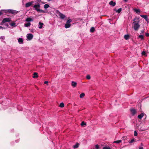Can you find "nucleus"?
<instances>
[{
  "label": "nucleus",
  "instance_id": "40",
  "mask_svg": "<svg viewBox=\"0 0 149 149\" xmlns=\"http://www.w3.org/2000/svg\"><path fill=\"white\" fill-rule=\"evenodd\" d=\"M48 81H45L44 82L45 84H47V85H48Z\"/></svg>",
  "mask_w": 149,
  "mask_h": 149
},
{
  "label": "nucleus",
  "instance_id": "37",
  "mask_svg": "<svg viewBox=\"0 0 149 149\" xmlns=\"http://www.w3.org/2000/svg\"><path fill=\"white\" fill-rule=\"evenodd\" d=\"M95 148L96 149H98L99 148V145L98 144H97L95 146Z\"/></svg>",
  "mask_w": 149,
  "mask_h": 149
},
{
  "label": "nucleus",
  "instance_id": "24",
  "mask_svg": "<svg viewBox=\"0 0 149 149\" xmlns=\"http://www.w3.org/2000/svg\"><path fill=\"white\" fill-rule=\"evenodd\" d=\"M134 11L138 14L139 13H140V10L139 9H134Z\"/></svg>",
  "mask_w": 149,
  "mask_h": 149
},
{
  "label": "nucleus",
  "instance_id": "2",
  "mask_svg": "<svg viewBox=\"0 0 149 149\" xmlns=\"http://www.w3.org/2000/svg\"><path fill=\"white\" fill-rule=\"evenodd\" d=\"M40 6L39 4H38L37 5H35L33 7L38 12L40 13H45V11L42 9H40Z\"/></svg>",
  "mask_w": 149,
  "mask_h": 149
},
{
  "label": "nucleus",
  "instance_id": "35",
  "mask_svg": "<svg viewBox=\"0 0 149 149\" xmlns=\"http://www.w3.org/2000/svg\"><path fill=\"white\" fill-rule=\"evenodd\" d=\"M38 77V75H33V77L34 78H37Z\"/></svg>",
  "mask_w": 149,
  "mask_h": 149
},
{
  "label": "nucleus",
  "instance_id": "42",
  "mask_svg": "<svg viewBox=\"0 0 149 149\" xmlns=\"http://www.w3.org/2000/svg\"><path fill=\"white\" fill-rule=\"evenodd\" d=\"M139 149H143V148L142 147H140L139 148Z\"/></svg>",
  "mask_w": 149,
  "mask_h": 149
},
{
  "label": "nucleus",
  "instance_id": "19",
  "mask_svg": "<svg viewBox=\"0 0 149 149\" xmlns=\"http://www.w3.org/2000/svg\"><path fill=\"white\" fill-rule=\"evenodd\" d=\"M18 42L20 43H23V40L22 38H19L18 39Z\"/></svg>",
  "mask_w": 149,
  "mask_h": 149
},
{
  "label": "nucleus",
  "instance_id": "13",
  "mask_svg": "<svg viewBox=\"0 0 149 149\" xmlns=\"http://www.w3.org/2000/svg\"><path fill=\"white\" fill-rule=\"evenodd\" d=\"M109 4L113 6H115L116 3L115 2H113V1H111L109 3Z\"/></svg>",
  "mask_w": 149,
  "mask_h": 149
},
{
  "label": "nucleus",
  "instance_id": "30",
  "mask_svg": "<svg viewBox=\"0 0 149 149\" xmlns=\"http://www.w3.org/2000/svg\"><path fill=\"white\" fill-rule=\"evenodd\" d=\"M81 126H84V125H86V123H85L84 121H82L81 124Z\"/></svg>",
  "mask_w": 149,
  "mask_h": 149
},
{
  "label": "nucleus",
  "instance_id": "5",
  "mask_svg": "<svg viewBox=\"0 0 149 149\" xmlns=\"http://www.w3.org/2000/svg\"><path fill=\"white\" fill-rule=\"evenodd\" d=\"M57 13L61 19H63L65 18V16L64 15L60 13L59 11L57 10Z\"/></svg>",
  "mask_w": 149,
  "mask_h": 149
},
{
  "label": "nucleus",
  "instance_id": "23",
  "mask_svg": "<svg viewBox=\"0 0 149 149\" xmlns=\"http://www.w3.org/2000/svg\"><path fill=\"white\" fill-rule=\"evenodd\" d=\"M121 142H122L121 140H119L115 141L113 142V143H119Z\"/></svg>",
  "mask_w": 149,
  "mask_h": 149
},
{
  "label": "nucleus",
  "instance_id": "4",
  "mask_svg": "<svg viewBox=\"0 0 149 149\" xmlns=\"http://www.w3.org/2000/svg\"><path fill=\"white\" fill-rule=\"evenodd\" d=\"M10 18H4L3 19L2 22H1V24L3 25L4 23H5L7 22H10Z\"/></svg>",
  "mask_w": 149,
  "mask_h": 149
},
{
  "label": "nucleus",
  "instance_id": "26",
  "mask_svg": "<svg viewBox=\"0 0 149 149\" xmlns=\"http://www.w3.org/2000/svg\"><path fill=\"white\" fill-rule=\"evenodd\" d=\"M64 106V104L63 102L61 103L59 105V107H63Z\"/></svg>",
  "mask_w": 149,
  "mask_h": 149
},
{
  "label": "nucleus",
  "instance_id": "6",
  "mask_svg": "<svg viewBox=\"0 0 149 149\" xmlns=\"http://www.w3.org/2000/svg\"><path fill=\"white\" fill-rule=\"evenodd\" d=\"M6 13H12V14H16L17 13V12L16 10H6Z\"/></svg>",
  "mask_w": 149,
  "mask_h": 149
},
{
  "label": "nucleus",
  "instance_id": "11",
  "mask_svg": "<svg viewBox=\"0 0 149 149\" xmlns=\"http://www.w3.org/2000/svg\"><path fill=\"white\" fill-rule=\"evenodd\" d=\"M71 85L73 87H75L77 85V83L74 81H72V82Z\"/></svg>",
  "mask_w": 149,
  "mask_h": 149
},
{
  "label": "nucleus",
  "instance_id": "29",
  "mask_svg": "<svg viewBox=\"0 0 149 149\" xmlns=\"http://www.w3.org/2000/svg\"><path fill=\"white\" fill-rule=\"evenodd\" d=\"M15 25V23L14 22L10 24L11 26H13V27H15L16 26Z\"/></svg>",
  "mask_w": 149,
  "mask_h": 149
},
{
  "label": "nucleus",
  "instance_id": "28",
  "mask_svg": "<svg viewBox=\"0 0 149 149\" xmlns=\"http://www.w3.org/2000/svg\"><path fill=\"white\" fill-rule=\"evenodd\" d=\"M45 9L48 8L49 7V6L48 4H45L44 6Z\"/></svg>",
  "mask_w": 149,
  "mask_h": 149
},
{
  "label": "nucleus",
  "instance_id": "36",
  "mask_svg": "<svg viewBox=\"0 0 149 149\" xmlns=\"http://www.w3.org/2000/svg\"><path fill=\"white\" fill-rule=\"evenodd\" d=\"M127 137L126 136H123L122 137V139L123 140H125L126 139H127Z\"/></svg>",
  "mask_w": 149,
  "mask_h": 149
},
{
  "label": "nucleus",
  "instance_id": "34",
  "mask_svg": "<svg viewBox=\"0 0 149 149\" xmlns=\"http://www.w3.org/2000/svg\"><path fill=\"white\" fill-rule=\"evenodd\" d=\"M138 134L136 131H134V135L135 136H137Z\"/></svg>",
  "mask_w": 149,
  "mask_h": 149
},
{
  "label": "nucleus",
  "instance_id": "48",
  "mask_svg": "<svg viewBox=\"0 0 149 149\" xmlns=\"http://www.w3.org/2000/svg\"><path fill=\"white\" fill-rule=\"evenodd\" d=\"M2 14V13L1 12H0V15H1Z\"/></svg>",
  "mask_w": 149,
  "mask_h": 149
},
{
  "label": "nucleus",
  "instance_id": "43",
  "mask_svg": "<svg viewBox=\"0 0 149 149\" xmlns=\"http://www.w3.org/2000/svg\"><path fill=\"white\" fill-rule=\"evenodd\" d=\"M144 30H142L141 31V33H144Z\"/></svg>",
  "mask_w": 149,
  "mask_h": 149
},
{
  "label": "nucleus",
  "instance_id": "3",
  "mask_svg": "<svg viewBox=\"0 0 149 149\" xmlns=\"http://www.w3.org/2000/svg\"><path fill=\"white\" fill-rule=\"evenodd\" d=\"M72 21V20L71 19H69L67 20L65 25V28H68L70 27L71 24L70 23Z\"/></svg>",
  "mask_w": 149,
  "mask_h": 149
},
{
  "label": "nucleus",
  "instance_id": "18",
  "mask_svg": "<svg viewBox=\"0 0 149 149\" xmlns=\"http://www.w3.org/2000/svg\"><path fill=\"white\" fill-rule=\"evenodd\" d=\"M31 25V24L30 22H28L27 23L25 24L24 25L25 27H29Z\"/></svg>",
  "mask_w": 149,
  "mask_h": 149
},
{
  "label": "nucleus",
  "instance_id": "1",
  "mask_svg": "<svg viewBox=\"0 0 149 149\" xmlns=\"http://www.w3.org/2000/svg\"><path fill=\"white\" fill-rule=\"evenodd\" d=\"M133 21L132 24L134 29L136 31H137L140 26V25L139 24L140 21L139 19L137 17H135Z\"/></svg>",
  "mask_w": 149,
  "mask_h": 149
},
{
  "label": "nucleus",
  "instance_id": "15",
  "mask_svg": "<svg viewBox=\"0 0 149 149\" xmlns=\"http://www.w3.org/2000/svg\"><path fill=\"white\" fill-rule=\"evenodd\" d=\"M124 38L126 40H127L130 38V36L128 35H125L124 36Z\"/></svg>",
  "mask_w": 149,
  "mask_h": 149
},
{
  "label": "nucleus",
  "instance_id": "39",
  "mask_svg": "<svg viewBox=\"0 0 149 149\" xmlns=\"http://www.w3.org/2000/svg\"><path fill=\"white\" fill-rule=\"evenodd\" d=\"M38 73L36 72H33L32 74H38Z\"/></svg>",
  "mask_w": 149,
  "mask_h": 149
},
{
  "label": "nucleus",
  "instance_id": "32",
  "mask_svg": "<svg viewBox=\"0 0 149 149\" xmlns=\"http://www.w3.org/2000/svg\"><path fill=\"white\" fill-rule=\"evenodd\" d=\"M141 54L142 55H146V52L145 51H143L141 53Z\"/></svg>",
  "mask_w": 149,
  "mask_h": 149
},
{
  "label": "nucleus",
  "instance_id": "41",
  "mask_svg": "<svg viewBox=\"0 0 149 149\" xmlns=\"http://www.w3.org/2000/svg\"><path fill=\"white\" fill-rule=\"evenodd\" d=\"M0 39H4V37L3 36H1L0 37Z\"/></svg>",
  "mask_w": 149,
  "mask_h": 149
},
{
  "label": "nucleus",
  "instance_id": "12",
  "mask_svg": "<svg viewBox=\"0 0 149 149\" xmlns=\"http://www.w3.org/2000/svg\"><path fill=\"white\" fill-rule=\"evenodd\" d=\"M43 25V23H42L40 22L39 23V25L38 26V28L40 29H42V26Z\"/></svg>",
  "mask_w": 149,
  "mask_h": 149
},
{
  "label": "nucleus",
  "instance_id": "46",
  "mask_svg": "<svg viewBox=\"0 0 149 149\" xmlns=\"http://www.w3.org/2000/svg\"><path fill=\"white\" fill-rule=\"evenodd\" d=\"M6 26H7V27H8V24H5Z\"/></svg>",
  "mask_w": 149,
  "mask_h": 149
},
{
  "label": "nucleus",
  "instance_id": "33",
  "mask_svg": "<svg viewBox=\"0 0 149 149\" xmlns=\"http://www.w3.org/2000/svg\"><path fill=\"white\" fill-rule=\"evenodd\" d=\"M86 78L88 79H90L91 78L90 75H87Z\"/></svg>",
  "mask_w": 149,
  "mask_h": 149
},
{
  "label": "nucleus",
  "instance_id": "10",
  "mask_svg": "<svg viewBox=\"0 0 149 149\" xmlns=\"http://www.w3.org/2000/svg\"><path fill=\"white\" fill-rule=\"evenodd\" d=\"M33 2L31 1L26 3L25 4V7L26 8L29 7L32 5Z\"/></svg>",
  "mask_w": 149,
  "mask_h": 149
},
{
  "label": "nucleus",
  "instance_id": "9",
  "mask_svg": "<svg viewBox=\"0 0 149 149\" xmlns=\"http://www.w3.org/2000/svg\"><path fill=\"white\" fill-rule=\"evenodd\" d=\"M140 16L141 17L144 18L146 21L148 22V18L147 16L146 15H141Z\"/></svg>",
  "mask_w": 149,
  "mask_h": 149
},
{
  "label": "nucleus",
  "instance_id": "21",
  "mask_svg": "<svg viewBox=\"0 0 149 149\" xmlns=\"http://www.w3.org/2000/svg\"><path fill=\"white\" fill-rule=\"evenodd\" d=\"M138 38H141V40H144V36L143 35H140L138 37Z\"/></svg>",
  "mask_w": 149,
  "mask_h": 149
},
{
  "label": "nucleus",
  "instance_id": "8",
  "mask_svg": "<svg viewBox=\"0 0 149 149\" xmlns=\"http://www.w3.org/2000/svg\"><path fill=\"white\" fill-rule=\"evenodd\" d=\"M130 111L131 114L132 116L134 115L136 112V110L134 109H130Z\"/></svg>",
  "mask_w": 149,
  "mask_h": 149
},
{
  "label": "nucleus",
  "instance_id": "16",
  "mask_svg": "<svg viewBox=\"0 0 149 149\" xmlns=\"http://www.w3.org/2000/svg\"><path fill=\"white\" fill-rule=\"evenodd\" d=\"M144 116V114L143 113H141L138 116V117L139 119H141L142 117H143Z\"/></svg>",
  "mask_w": 149,
  "mask_h": 149
},
{
  "label": "nucleus",
  "instance_id": "38",
  "mask_svg": "<svg viewBox=\"0 0 149 149\" xmlns=\"http://www.w3.org/2000/svg\"><path fill=\"white\" fill-rule=\"evenodd\" d=\"M145 35L146 37L149 36V33H145Z\"/></svg>",
  "mask_w": 149,
  "mask_h": 149
},
{
  "label": "nucleus",
  "instance_id": "17",
  "mask_svg": "<svg viewBox=\"0 0 149 149\" xmlns=\"http://www.w3.org/2000/svg\"><path fill=\"white\" fill-rule=\"evenodd\" d=\"M122 10V8H119L118 10H116L115 9H114V10L115 11H116V12L117 13H119L121 12V11Z\"/></svg>",
  "mask_w": 149,
  "mask_h": 149
},
{
  "label": "nucleus",
  "instance_id": "20",
  "mask_svg": "<svg viewBox=\"0 0 149 149\" xmlns=\"http://www.w3.org/2000/svg\"><path fill=\"white\" fill-rule=\"evenodd\" d=\"M79 144L78 143H77L76 144L73 146V148H77L79 146Z\"/></svg>",
  "mask_w": 149,
  "mask_h": 149
},
{
  "label": "nucleus",
  "instance_id": "7",
  "mask_svg": "<svg viewBox=\"0 0 149 149\" xmlns=\"http://www.w3.org/2000/svg\"><path fill=\"white\" fill-rule=\"evenodd\" d=\"M33 37V35L32 34H27V38L29 40H31V39H32Z\"/></svg>",
  "mask_w": 149,
  "mask_h": 149
},
{
  "label": "nucleus",
  "instance_id": "22",
  "mask_svg": "<svg viewBox=\"0 0 149 149\" xmlns=\"http://www.w3.org/2000/svg\"><path fill=\"white\" fill-rule=\"evenodd\" d=\"M95 31V29L94 27H91L90 29V32L91 33H93Z\"/></svg>",
  "mask_w": 149,
  "mask_h": 149
},
{
  "label": "nucleus",
  "instance_id": "47",
  "mask_svg": "<svg viewBox=\"0 0 149 149\" xmlns=\"http://www.w3.org/2000/svg\"><path fill=\"white\" fill-rule=\"evenodd\" d=\"M124 1H125V2H127V1L128 0H123Z\"/></svg>",
  "mask_w": 149,
  "mask_h": 149
},
{
  "label": "nucleus",
  "instance_id": "27",
  "mask_svg": "<svg viewBox=\"0 0 149 149\" xmlns=\"http://www.w3.org/2000/svg\"><path fill=\"white\" fill-rule=\"evenodd\" d=\"M135 139H132L129 142V143H132L135 142Z\"/></svg>",
  "mask_w": 149,
  "mask_h": 149
},
{
  "label": "nucleus",
  "instance_id": "25",
  "mask_svg": "<svg viewBox=\"0 0 149 149\" xmlns=\"http://www.w3.org/2000/svg\"><path fill=\"white\" fill-rule=\"evenodd\" d=\"M85 94L84 93H82L80 95V98H82L83 97L85 96Z\"/></svg>",
  "mask_w": 149,
  "mask_h": 149
},
{
  "label": "nucleus",
  "instance_id": "44",
  "mask_svg": "<svg viewBox=\"0 0 149 149\" xmlns=\"http://www.w3.org/2000/svg\"><path fill=\"white\" fill-rule=\"evenodd\" d=\"M4 29V28L2 27L1 26H0V29Z\"/></svg>",
  "mask_w": 149,
  "mask_h": 149
},
{
  "label": "nucleus",
  "instance_id": "49",
  "mask_svg": "<svg viewBox=\"0 0 149 149\" xmlns=\"http://www.w3.org/2000/svg\"><path fill=\"white\" fill-rule=\"evenodd\" d=\"M48 1H50L51 0H47Z\"/></svg>",
  "mask_w": 149,
  "mask_h": 149
},
{
  "label": "nucleus",
  "instance_id": "45",
  "mask_svg": "<svg viewBox=\"0 0 149 149\" xmlns=\"http://www.w3.org/2000/svg\"><path fill=\"white\" fill-rule=\"evenodd\" d=\"M38 2H40L41 1V0H36Z\"/></svg>",
  "mask_w": 149,
  "mask_h": 149
},
{
  "label": "nucleus",
  "instance_id": "31",
  "mask_svg": "<svg viewBox=\"0 0 149 149\" xmlns=\"http://www.w3.org/2000/svg\"><path fill=\"white\" fill-rule=\"evenodd\" d=\"M103 149H111V148L109 146H106L104 147L103 148Z\"/></svg>",
  "mask_w": 149,
  "mask_h": 149
},
{
  "label": "nucleus",
  "instance_id": "14",
  "mask_svg": "<svg viewBox=\"0 0 149 149\" xmlns=\"http://www.w3.org/2000/svg\"><path fill=\"white\" fill-rule=\"evenodd\" d=\"M33 21V19L30 17H28L26 19V21L27 22Z\"/></svg>",
  "mask_w": 149,
  "mask_h": 149
}]
</instances>
